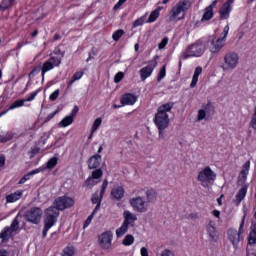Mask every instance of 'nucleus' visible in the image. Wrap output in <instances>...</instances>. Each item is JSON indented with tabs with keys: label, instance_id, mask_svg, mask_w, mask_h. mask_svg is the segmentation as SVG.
I'll use <instances>...</instances> for the list:
<instances>
[{
	"label": "nucleus",
	"instance_id": "nucleus-54",
	"mask_svg": "<svg viewBox=\"0 0 256 256\" xmlns=\"http://www.w3.org/2000/svg\"><path fill=\"white\" fill-rule=\"evenodd\" d=\"M107 185H109V182H107V180H104L100 191L101 197H103V195L105 194V189H107Z\"/></svg>",
	"mask_w": 256,
	"mask_h": 256
},
{
	"label": "nucleus",
	"instance_id": "nucleus-2",
	"mask_svg": "<svg viewBox=\"0 0 256 256\" xmlns=\"http://www.w3.org/2000/svg\"><path fill=\"white\" fill-rule=\"evenodd\" d=\"M191 9V0H180L170 10L168 21L170 23H179L187 16V11Z\"/></svg>",
	"mask_w": 256,
	"mask_h": 256
},
{
	"label": "nucleus",
	"instance_id": "nucleus-45",
	"mask_svg": "<svg viewBox=\"0 0 256 256\" xmlns=\"http://www.w3.org/2000/svg\"><path fill=\"white\" fill-rule=\"evenodd\" d=\"M101 123L103 120L101 118H97L92 125V133H95L99 127H101Z\"/></svg>",
	"mask_w": 256,
	"mask_h": 256
},
{
	"label": "nucleus",
	"instance_id": "nucleus-32",
	"mask_svg": "<svg viewBox=\"0 0 256 256\" xmlns=\"http://www.w3.org/2000/svg\"><path fill=\"white\" fill-rule=\"evenodd\" d=\"M133 243H135V237L131 234H127L122 240V245H124V247H131Z\"/></svg>",
	"mask_w": 256,
	"mask_h": 256
},
{
	"label": "nucleus",
	"instance_id": "nucleus-56",
	"mask_svg": "<svg viewBox=\"0 0 256 256\" xmlns=\"http://www.w3.org/2000/svg\"><path fill=\"white\" fill-rule=\"evenodd\" d=\"M251 127H252V129L256 130V108L254 110V114L251 119Z\"/></svg>",
	"mask_w": 256,
	"mask_h": 256
},
{
	"label": "nucleus",
	"instance_id": "nucleus-19",
	"mask_svg": "<svg viewBox=\"0 0 256 256\" xmlns=\"http://www.w3.org/2000/svg\"><path fill=\"white\" fill-rule=\"evenodd\" d=\"M206 231L211 241L217 242L219 240V233L217 232V228H215V222L213 220L209 221Z\"/></svg>",
	"mask_w": 256,
	"mask_h": 256
},
{
	"label": "nucleus",
	"instance_id": "nucleus-30",
	"mask_svg": "<svg viewBox=\"0 0 256 256\" xmlns=\"http://www.w3.org/2000/svg\"><path fill=\"white\" fill-rule=\"evenodd\" d=\"M127 231H129V226L122 222V225L116 229V237L120 239Z\"/></svg>",
	"mask_w": 256,
	"mask_h": 256
},
{
	"label": "nucleus",
	"instance_id": "nucleus-10",
	"mask_svg": "<svg viewBox=\"0 0 256 256\" xmlns=\"http://www.w3.org/2000/svg\"><path fill=\"white\" fill-rule=\"evenodd\" d=\"M129 205L136 213H147L149 211V203L143 196H136L129 199Z\"/></svg>",
	"mask_w": 256,
	"mask_h": 256
},
{
	"label": "nucleus",
	"instance_id": "nucleus-41",
	"mask_svg": "<svg viewBox=\"0 0 256 256\" xmlns=\"http://www.w3.org/2000/svg\"><path fill=\"white\" fill-rule=\"evenodd\" d=\"M13 132H8L6 135L0 136V143H7V141H11L13 139Z\"/></svg>",
	"mask_w": 256,
	"mask_h": 256
},
{
	"label": "nucleus",
	"instance_id": "nucleus-55",
	"mask_svg": "<svg viewBox=\"0 0 256 256\" xmlns=\"http://www.w3.org/2000/svg\"><path fill=\"white\" fill-rule=\"evenodd\" d=\"M79 113V107L74 106V108L72 109V112L70 114V117L72 119H75V117H77V114Z\"/></svg>",
	"mask_w": 256,
	"mask_h": 256
},
{
	"label": "nucleus",
	"instance_id": "nucleus-38",
	"mask_svg": "<svg viewBox=\"0 0 256 256\" xmlns=\"http://www.w3.org/2000/svg\"><path fill=\"white\" fill-rule=\"evenodd\" d=\"M82 77H83V71L76 72L72 76L70 82L68 83V87H71V85H73V83H75V81H79Z\"/></svg>",
	"mask_w": 256,
	"mask_h": 256
},
{
	"label": "nucleus",
	"instance_id": "nucleus-57",
	"mask_svg": "<svg viewBox=\"0 0 256 256\" xmlns=\"http://www.w3.org/2000/svg\"><path fill=\"white\" fill-rule=\"evenodd\" d=\"M140 255L141 256H149V250L147 249V247H142L140 249Z\"/></svg>",
	"mask_w": 256,
	"mask_h": 256
},
{
	"label": "nucleus",
	"instance_id": "nucleus-1",
	"mask_svg": "<svg viewBox=\"0 0 256 256\" xmlns=\"http://www.w3.org/2000/svg\"><path fill=\"white\" fill-rule=\"evenodd\" d=\"M174 105L175 104L173 102H168L157 108V112L153 118V123L158 129L159 141H163V139H165V129H168L171 123L169 113H171V109H173Z\"/></svg>",
	"mask_w": 256,
	"mask_h": 256
},
{
	"label": "nucleus",
	"instance_id": "nucleus-35",
	"mask_svg": "<svg viewBox=\"0 0 256 256\" xmlns=\"http://www.w3.org/2000/svg\"><path fill=\"white\" fill-rule=\"evenodd\" d=\"M145 23H147V16H142L133 22L132 27L133 29H136V27L145 25Z\"/></svg>",
	"mask_w": 256,
	"mask_h": 256
},
{
	"label": "nucleus",
	"instance_id": "nucleus-48",
	"mask_svg": "<svg viewBox=\"0 0 256 256\" xmlns=\"http://www.w3.org/2000/svg\"><path fill=\"white\" fill-rule=\"evenodd\" d=\"M39 91H41V89H38L35 92L30 93V95L27 98L24 99L25 103L33 101L37 97V95L39 94Z\"/></svg>",
	"mask_w": 256,
	"mask_h": 256
},
{
	"label": "nucleus",
	"instance_id": "nucleus-58",
	"mask_svg": "<svg viewBox=\"0 0 256 256\" xmlns=\"http://www.w3.org/2000/svg\"><path fill=\"white\" fill-rule=\"evenodd\" d=\"M31 179V176L29 174H26L23 178L20 179L19 184L23 185L26 181H29Z\"/></svg>",
	"mask_w": 256,
	"mask_h": 256
},
{
	"label": "nucleus",
	"instance_id": "nucleus-42",
	"mask_svg": "<svg viewBox=\"0 0 256 256\" xmlns=\"http://www.w3.org/2000/svg\"><path fill=\"white\" fill-rule=\"evenodd\" d=\"M167 75V65H164L161 70L159 71L157 81H163L165 79V76Z\"/></svg>",
	"mask_w": 256,
	"mask_h": 256
},
{
	"label": "nucleus",
	"instance_id": "nucleus-7",
	"mask_svg": "<svg viewBox=\"0 0 256 256\" xmlns=\"http://www.w3.org/2000/svg\"><path fill=\"white\" fill-rule=\"evenodd\" d=\"M237 67H239V54L233 51L226 53L220 65L222 71H224L225 73L229 71H235Z\"/></svg>",
	"mask_w": 256,
	"mask_h": 256
},
{
	"label": "nucleus",
	"instance_id": "nucleus-14",
	"mask_svg": "<svg viewBox=\"0 0 256 256\" xmlns=\"http://www.w3.org/2000/svg\"><path fill=\"white\" fill-rule=\"evenodd\" d=\"M155 67H157V59L151 60L147 66L140 69V79L141 81H145L153 75V71H155Z\"/></svg>",
	"mask_w": 256,
	"mask_h": 256
},
{
	"label": "nucleus",
	"instance_id": "nucleus-22",
	"mask_svg": "<svg viewBox=\"0 0 256 256\" xmlns=\"http://www.w3.org/2000/svg\"><path fill=\"white\" fill-rule=\"evenodd\" d=\"M103 176V171L101 169H96L92 172V176L89 177L86 180V185L87 187H91L93 185H97V182H95L94 179H101V177Z\"/></svg>",
	"mask_w": 256,
	"mask_h": 256
},
{
	"label": "nucleus",
	"instance_id": "nucleus-11",
	"mask_svg": "<svg viewBox=\"0 0 256 256\" xmlns=\"http://www.w3.org/2000/svg\"><path fill=\"white\" fill-rule=\"evenodd\" d=\"M98 245L104 251H108V249H111V247H113V232L111 230H107L101 233L98 236Z\"/></svg>",
	"mask_w": 256,
	"mask_h": 256
},
{
	"label": "nucleus",
	"instance_id": "nucleus-33",
	"mask_svg": "<svg viewBox=\"0 0 256 256\" xmlns=\"http://www.w3.org/2000/svg\"><path fill=\"white\" fill-rule=\"evenodd\" d=\"M75 118H72L70 115L64 117L62 121L59 122V127H69V125H73V121Z\"/></svg>",
	"mask_w": 256,
	"mask_h": 256
},
{
	"label": "nucleus",
	"instance_id": "nucleus-28",
	"mask_svg": "<svg viewBox=\"0 0 256 256\" xmlns=\"http://www.w3.org/2000/svg\"><path fill=\"white\" fill-rule=\"evenodd\" d=\"M157 201V192L154 189L146 191V203H155Z\"/></svg>",
	"mask_w": 256,
	"mask_h": 256
},
{
	"label": "nucleus",
	"instance_id": "nucleus-23",
	"mask_svg": "<svg viewBox=\"0 0 256 256\" xmlns=\"http://www.w3.org/2000/svg\"><path fill=\"white\" fill-rule=\"evenodd\" d=\"M232 7L228 4H223L219 10L220 19L227 20L231 15Z\"/></svg>",
	"mask_w": 256,
	"mask_h": 256
},
{
	"label": "nucleus",
	"instance_id": "nucleus-49",
	"mask_svg": "<svg viewBox=\"0 0 256 256\" xmlns=\"http://www.w3.org/2000/svg\"><path fill=\"white\" fill-rule=\"evenodd\" d=\"M169 43V38L165 37L161 40V42L158 44V49L161 51L167 47V44Z\"/></svg>",
	"mask_w": 256,
	"mask_h": 256
},
{
	"label": "nucleus",
	"instance_id": "nucleus-46",
	"mask_svg": "<svg viewBox=\"0 0 256 256\" xmlns=\"http://www.w3.org/2000/svg\"><path fill=\"white\" fill-rule=\"evenodd\" d=\"M97 212H95V210H93V212L88 216V218L86 219V221L84 222V229H87L88 225H91V221H93V218L95 217V214Z\"/></svg>",
	"mask_w": 256,
	"mask_h": 256
},
{
	"label": "nucleus",
	"instance_id": "nucleus-40",
	"mask_svg": "<svg viewBox=\"0 0 256 256\" xmlns=\"http://www.w3.org/2000/svg\"><path fill=\"white\" fill-rule=\"evenodd\" d=\"M123 35H125V31L122 29H119L112 34V39L113 41H119V39H121Z\"/></svg>",
	"mask_w": 256,
	"mask_h": 256
},
{
	"label": "nucleus",
	"instance_id": "nucleus-61",
	"mask_svg": "<svg viewBox=\"0 0 256 256\" xmlns=\"http://www.w3.org/2000/svg\"><path fill=\"white\" fill-rule=\"evenodd\" d=\"M8 252L5 250V248H0V256H7Z\"/></svg>",
	"mask_w": 256,
	"mask_h": 256
},
{
	"label": "nucleus",
	"instance_id": "nucleus-50",
	"mask_svg": "<svg viewBox=\"0 0 256 256\" xmlns=\"http://www.w3.org/2000/svg\"><path fill=\"white\" fill-rule=\"evenodd\" d=\"M42 171H45V166H41L39 168H36L32 170L30 173H28L29 177H33V175H37L39 173H42Z\"/></svg>",
	"mask_w": 256,
	"mask_h": 256
},
{
	"label": "nucleus",
	"instance_id": "nucleus-52",
	"mask_svg": "<svg viewBox=\"0 0 256 256\" xmlns=\"http://www.w3.org/2000/svg\"><path fill=\"white\" fill-rule=\"evenodd\" d=\"M60 93L61 91L59 89H56L52 94H50L49 96L50 101H57Z\"/></svg>",
	"mask_w": 256,
	"mask_h": 256
},
{
	"label": "nucleus",
	"instance_id": "nucleus-39",
	"mask_svg": "<svg viewBox=\"0 0 256 256\" xmlns=\"http://www.w3.org/2000/svg\"><path fill=\"white\" fill-rule=\"evenodd\" d=\"M159 12L153 10L148 18V20H146V23H155L157 21V19H159Z\"/></svg>",
	"mask_w": 256,
	"mask_h": 256
},
{
	"label": "nucleus",
	"instance_id": "nucleus-25",
	"mask_svg": "<svg viewBox=\"0 0 256 256\" xmlns=\"http://www.w3.org/2000/svg\"><path fill=\"white\" fill-rule=\"evenodd\" d=\"M101 165V155L97 154L92 156L88 161L89 169H97Z\"/></svg>",
	"mask_w": 256,
	"mask_h": 256
},
{
	"label": "nucleus",
	"instance_id": "nucleus-64",
	"mask_svg": "<svg viewBox=\"0 0 256 256\" xmlns=\"http://www.w3.org/2000/svg\"><path fill=\"white\" fill-rule=\"evenodd\" d=\"M5 165V157L0 156V167H3Z\"/></svg>",
	"mask_w": 256,
	"mask_h": 256
},
{
	"label": "nucleus",
	"instance_id": "nucleus-15",
	"mask_svg": "<svg viewBox=\"0 0 256 256\" xmlns=\"http://www.w3.org/2000/svg\"><path fill=\"white\" fill-rule=\"evenodd\" d=\"M19 229V220H17V217L13 220L10 227H5L1 233H0V239L3 241H7Z\"/></svg>",
	"mask_w": 256,
	"mask_h": 256
},
{
	"label": "nucleus",
	"instance_id": "nucleus-9",
	"mask_svg": "<svg viewBox=\"0 0 256 256\" xmlns=\"http://www.w3.org/2000/svg\"><path fill=\"white\" fill-rule=\"evenodd\" d=\"M207 49L205 41L201 40L187 47L183 53V59H189V57H201Z\"/></svg>",
	"mask_w": 256,
	"mask_h": 256
},
{
	"label": "nucleus",
	"instance_id": "nucleus-26",
	"mask_svg": "<svg viewBox=\"0 0 256 256\" xmlns=\"http://www.w3.org/2000/svg\"><path fill=\"white\" fill-rule=\"evenodd\" d=\"M21 197H23V191L17 190L16 192L7 195L6 201H7V203H15V202L19 201V199H21Z\"/></svg>",
	"mask_w": 256,
	"mask_h": 256
},
{
	"label": "nucleus",
	"instance_id": "nucleus-16",
	"mask_svg": "<svg viewBox=\"0 0 256 256\" xmlns=\"http://www.w3.org/2000/svg\"><path fill=\"white\" fill-rule=\"evenodd\" d=\"M217 0H214L208 7H206L203 10V16L201 18V22L205 23V21H211V19H213L214 15H215V8L217 7Z\"/></svg>",
	"mask_w": 256,
	"mask_h": 256
},
{
	"label": "nucleus",
	"instance_id": "nucleus-62",
	"mask_svg": "<svg viewBox=\"0 0 256 256\" xmlns=\"http://www.w3.org/2000/svg\"><path fill=\"white\" fill-rule=\"evenodd\" d=\"M198 217L199 215L192 213V214H189L188 219H197Z\"/></svg>",
	"mask_w": 256,
	"mask_h": 256
},
{
	"label": "nucleus",
	"instance_id": "nucleus-21",
	"mask_svg": "<svg viewBox=\"0 0 256 256\" xmlns=\"http://www.w3.org/2000/svg\"><path fill=\"white\" fill-rule=\"evenodd\" d=\"M110 195L115 201H121L125 197V189L121 186H116L111 190Z\"/></svg>",
	"mask_w": 256,
	"mask_h": 256
},
{
	"label": "nucleus",
	"instance_id": "nucleus-5",
	"mask_svg": "<svg viewBox=\"0 0 256 256\" xmlns=\"http://www.w3.org/2000/svg\"><path fill=\"white\" fill-rule=\"evenodd\" d=\"M227 35H229V25L224 27L223 32L218 39L215 40L212 36L207 41H204L212 55H217V53L225 47V43H227Z\"/></svg>",
	"mask_w": 256,
	"mask_h": 256
},
{
	"label": "nucleus",
	"instance_id": "nucleus-24",
	"mask_svg": "<svg viewBox=\"0 0 256 256\" xmlns=\"http://www.w3.org/2000/svg\"><path fill=\"white\" fill-rule=\"evenodd\" d=\"M202 73H203V68L201 66H198L195 68L194 74L192 77V82L190 84L191 89L197 87V83L199 81V75H201Z\"/></svg>",
	"mask_w": 256,
	"mask_h": 256
},
{
	"label": "nucleus",
	"instance_id": "nucleus-20",
	"mask_svg": "<svg viewBox=\"0 0 256 256\" xmlns=\"http://www.w3.org/2000/svg\"><path fill=\"white\" fill-rule=\"evenodd\" d=\"M122 107L135 105L137 103V96L135 94L126 93L120 99Z\"/></svg>",
	"mask_w": 256,
	"mask_h": 256
},
{
	"label": "nucleus",
	"instance_id": "nucleus-12",
	"mask_svg": "<svg viewBox=\"0 0 256 256\" xmlns=\"http://www.w3.org/2000/svg\"><path fill=\"white\" fill-rule=\"evenodd\" d=\"M54 205V209L59 213V211H65V209L73 207L75 205V200L69 196H60L54 200Z\"/></svg>",
	"mask_w": 256,
	"mask_h": 256
},
{
	"label": "nucleus",
	"instance_id": "nucleus-60",
	"mask_svg": "<svg viewBox=\"0 0 256 256\" xmlns=\"http://www.w3.org/2000/svg\"><path fill=\"white\" fill-rule=\"evenodd\" d=\"M30 157L33 158V155H36V153H39V148H32Z\"/></svg>",
	"mask_w": 256,
	"mask_h": 256
},
{
	"label": "nucleus",
	"instance_id": "nucleus-27",
	"mask_svg": "<svg viewBox=\"0 0 256 256\" xmlns=\"http://www.w3.org/2000/svg\"><path fill=\"white\" fill-rule=\"evenodd\" d=\"M102 199H103V196H101V194H99L97 192L92 196V203L94 205H96V207L94 208V213H97V211L99 209H101V200Z\"/></svg>",
	"mask_w": 256,
	"mask_h": 256
},
{
	"label": "nucleus",
	"instance_id": "nucleus-43",
	"mask_svg": "<svg viewBox=\"0 0 256 256\" xmlns=\"http://www.w3.org/2000/svg\"><path fill=\"white\" fill-rule=\"evenodd\" d=\"M248 244L255 245L256 244V230H252L248 237Z\"/></svg>",
	"mask_w": 256,
	"mask_h": 256
},
{
	"label": "nucleus",
	"instance_id": "nucleus-47",
	"mask_svg": "<svg viewBox=\"0 0 256 256\" xmlns=\"http://www.w3.org/2000/svg\"><path fill=\"white\" fill-rule=\"evenodd\" d=\"M160 256H177V254L175 253V251H173L169 248H166L161 251Z\"/></svg>",
	"mask_w": 256,
	"mask_h": 256
},
{
	"label": "nucleus",
	"instance_id": "nucleus-4",
	"mask_svg": "<svg viewBox=\"0 0 256 256\" xmlns=\"http://www.w3.org/2000/svg\"><path fill=\"white\" fill-rule=\"evenodd\" d=\"M243 217L240 222L238 230L230 228L227 232L228 240L232 243L234 249H239V243L243 241V234L245 233V219H247V208H243Z\"/></svg>",
	"mask_w": 256,
	"mask_h": 256
},
{
	"label": "nucleus",
	"instance_id": "nucleus-59",
	"mask_svg": "<svg viewBox=\"0 0 256 256\" xmlns=\"http://www.w3.org/2000/svg\"><path fill=\"white\" fill-rule=\"evenodd\" d=\"M212 215H214L216 219H219L221 217V212L219 210H214Z\"/></svg>",
	"mask_w": 256,
	"mask_h": 256
},
{
	"label": "nucleus",
	"instance_id": "nucleus-3",
	"mask_svg": "<svg viewBox=\"0 0 256 256\" xmlns=\"http://www.w3.org/2000/svg\"><path fill=\"white\" fill-rule=\"evenodd\" d=\"M63 57H65V52L61 51L60 49L54 50V52L50 55V58L46 60L41 67L42 81L45 80V73H49V71H53L55 67L61 66Z\"/></svg>",
	"mask_w": 256,
	"mask_h": 256
},
{
	"label": "nucleus",
	"instance_id": "nucleus-34",
	"mask_svg": "<svg viewBox=\"0 0 256 256\" xmlns=\"http://www.w3.org/2000/svg\"><path fill=\"white\" fill-rule=\"evenodd\" d=\"M75 253V247L68 245L62 250L61 256H75Z\"/></svg>",
	"mask_w": 256,
	"mask_h": 256
},
{
	"label": "nucleus",
	"instance_id": "nucleus-44",
	"mask_svg": "<svg viewBox=\"0 0 256 256\" xmlns=\"http://www.w3.org/2000/svg\"><path fill=\"white\" fill-rule=\"evenodd\" d=\"M58 159L57 157H52L48 162H47V169H53L54 167L57 166Z\"/></svg>",
	"mask_w": 256,
	"mask_h": 256
},
{
	"label": "nucleus",
	"instance_id": "nucleus-51",
	"mask_svg": "<svg viewBox=\"0 0 256 256\" xmlns=\"http://www.w3.org/2000/svg\"><path fill=\"white\" fill-rule=\"evenodd\" d=\"M123 77H125V74L123 72H118L114 76V83H121V81H123Z\"/></svg>",
	"mask_w": 256,
	"mask_h": 256
},
{
	"label": "nucleus",
	"instance_id": "nucleus-63",
	"mask_svg": "<svg viewBox=\"0 0 256 256\" xmlns=\"http://www.w3.org/2000/svg\"><path fill=\"white\" fill-rule=\"evenodd\" d=\"M233 3H235V0H227L224 5H228V7H231V5H233Z\"/></svg>",
	"mask_w": 256,
	"mask_h": 256
},
{
	"label": "nucleus",
	"instance_id": "nucleus-17",
	"mask_svg": "<svg viewBox=\"0 0 256 256\" xmlns=\"http://www.w3.org/2000/svg\"><path fill=\"white\" fill-rule=\"evenodd\" d=\"M123 223L124 225H127L128 227H135V223H137V214L129 211L124 210L123 212Z\"/></svg>",
	"mask_w": 256,
	"mask_h": 256
},
{
	"label": "nucleus",
	"instance_id": "nucleus-37",
	"mask_svg": "<svg viewBox=\"0 0 256 256\" xmlns=\"http://www.w3.org/2000/svg\"><path fill=\"white\" fill-rule=\"evenodd\" d=\"M25 105V99L17 100L10 105L8 111H13V109H18L19 107H23Z\"/></svg>",
	"mask_w": 256,
	"mask_h": 256
},
{
	"label": "nucleus",
	"instance_id": "nucleus-36",
	"mask_svg": "<svg viewBox=\"0 0 256 256\" xmlns=\"http://www.w3.org/2000/svg\"><path fill=\"white\" fill-rule=\"evenodd\" d=\"M14 2L15 0H3L0 4V11H7V9H9Z\"/></svg>",
	"mask_w": 256,
	"mask_h": 256
},
{
	"label": "nucleus",
	"instance_id": "nucleus-6",
	"mask_svg": "<svg viewBox=\"0 0 256 256\" xmlns=\"http://www.w3.org/2000/svg\"><path fill=\"white\" fill-rule=\"evenodd\" d=\"M197 181L204 189H209L217 181V172L212 167L206 166L197 174Z\"/></svg>",
	"mask_w": 256,
	"mask_h": 256
},
{
	"label": "nucleus",
	"instance_id": "nucleus-8",
	"mask_svg": "<svg viewBox=\"0 0 256 256\" xmlns=\"http://www.w3.org/2000/svg\"><path fill=\"white\" fill-rule=\"evenodd\" d=\"M59 218V212L55 209V206H51L45 210L44 217V230L42 233L43 237H47V233H49V229L57 223V219Z\"/></svg>",
	"mask_w": 256,
	"mask_h": 256
},
{
	"label": "nucleus",
	"instance_id": "nucleus-18",
	"mask_svg": "<svg viewBox=\"0 0 256 256\" xmlns=\"http://www.w3.org/2000/svg\"><path fill=\"white\" fill-rule=\"evenodd\" d=\"M213 111V106L211 104H206L202 107V109L198 110L196 121L201 123V121L207 119L208 115H211Z\"/></svg>",
	"mask_w": 256,
	"mask_h": 256
},
{
	"label": "nucleus",
	"instance_id": "nucleus-31",
	"mask_svg": "<svg viewBox=\"0 0 256 256\" xmlns=\"http://www.w3.org/2000/svg\"><path fill=\"white\" fill-rule=\"evenodd\" d=\"M246 195H247V187H242L236 194L237 205H239L241 201L245 199Z\"/></svg>",
	"mask_w": 256,
	"mask_h": 256
},
{
	"label": "nucleus",
	"instance_id": "nucleus-29",
	"mask_svg": "<svg viewBox=\"0 0 256 256\" xmlns=\"http://www.w3.org/2000/svg\"><path fill=\"white\" fill-rule=\"evenodd\" d=\"M251 169V161H247L240 172V179L246 181L247 175H249V170Z\"/></svg>",
	"mask_w": 256,
	"mask_h": 256
},
{
	"label": "nucleus",
	"instance_id": "nucleus-13",
	"mask_svg": "<svg viewBox=\"0 0 256 256\" xmlns=\"http://www.w3.org/2000/svg\"><path fill=\"white\" fill-rule=\"evenodd\" d=\"M25 217L30 223H33L34 225H39L43 217V210H41V208L39 207H33L26 212Z\"/></svg>",
	"mask_w": 256,
	"mask_h": 256
},
{
	"label": "nucleus",
	"instance_id": "nucleus-53",
	"mask_svg": "<svg viewBox=\"0 0 256 256\" xmlns=\"http://www.w3.org/2000/svg\"><path fill=\"white\" fill-rule=\"evenodd\" d=\"M127 2V0H119L115 6L114 11H117V9H121V7Z\"/></svg>",
	"mask_w": 256,
	"mask_h": 256
}]
</instances>
